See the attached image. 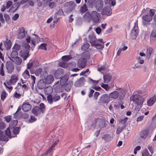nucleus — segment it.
<instances>
[{
  "mask_svg": "<svg viewBox=\"0 0 156 156\" xmlns=\"http://www.w3.org/2000/svg\"><path fill=\"white\" fill-rule=\"evenodd\" d=\"M44 110V105L43 103H41L39 106L34 107L32 109V112L35 115L37 116L41 113H43Z\"/></svg>",
  "mask_w": 156,
  "mask_h": 156,
  "instance_id": "f257e3e1",
  "label": "nucleus"
},
{
  "mask_svg": "<svg viewBox=\"0 0 156 156\" xmlns=\"http://www.w3.org/2000/svg\"><path fill=\"white\" fill-rule=\"evenodd\" d=\"M131 101H133L137 105H142L144 102L143 98L138 94L133 95L130 98Z\"/></svg>",
  "mask_w": 156,
  "mask_h": 156,
  "instance_id": "f03ea898",
  "label": "nucleus"
},
{
  "mask_svg": "<svg viewBox=\"0 0 156 156\" xmlns=\"http://www.w3.org/2000/svg\"><path fill=\"white\" fill-rule=\"evenodd\" d=\"M61 98L60 96L56 94H55L49 95L47 96V101L49 103L52 104L53 102L59 101Z\"/></svg>",
  "mask_w": 156,
  "mask_h": 156,
  "instance_id": "7ed1b4c3",
  "label": "nucleus"
},
{
  "mask_svg": "<svg viewBox=\"0 0 156 156\" xmlns=\"http://www.w3.org/2000/svg\"><path fill=\"white\" fill-rule=\"evenodd\" d=\"M119 96V99L122 100L123 98L125 95L121 92L119 93L117 91H114L111 93L109 95L110 98L114 99L117 98Z\"/></svg>",
  "mask_w": 156,
  "mask_h": 156,
  "instance_id": "20e7f679",
  "label": "nucleus"
},
{
  "mask_svg": "<svg viewBox=\"0 0 156 156\" xmlns=\"http://www.w3.org/2000/svg\"><path fill=\"white\" fill-rule=\"evenodd\" d=\"M91 18L94 23H98L99 20L100 14L96 11H92L91 12Z\"/></svg>",
  "mask_w": 156,
  "mask_h": 156,
  "instance_id": "39448f33",
  "label": "nucleus"
},
{
  "mask_svg": "<svg viewBox=\"0 0 156 156\" xmlns=\"http://www.w3.org/2000/svg\"><path fill=\"white\" fill-rule=\"evenodd\" d=\"M112 13V9L109 6H105L102 10L101 13L102 15L110 16Z\"/></svg>",
  "mask_w": 156,
  "mask_h": 156,
  "instance_id": "423d86ee",
  "label": "nucleus"
},
{
  "mask_svg": "<svg viewBox=\"0 0 156 156\" xmlns=\"http://www.w3.org/2000/svg\"><path fill=\"white\" fill-rule=\"evenodd\" d=\"M138 33L137 25L135 24L133 29L132 30L131 36L132 39H136Z\"/></svg>",
  "mask_w": 156,
  "mask_h": 156,
  "instance_id": "0eeeda50",
  "label": "nucleus"
},
{
  "mask_svg": "<svg viewBox=\"0 0 156 156\" xmlns=\"http://www.w3.org/2000/svg\"><path fill=\"white\" fill-rule=\"evenodd\" d=\"M108 95L104 94L99 99V101L102 104L108 103L110 101Z\"/></svg>",
  "mask_w": 156,
  "mask_h": 156,
  "instance_id": "6e6552de",
  "label": "nucleus"
},
{
  "mask_svg": "<svg viewBox=\"0 0 156 156\" xmlns=\"http://www.w3.org/2000/svg\"><path fill=\"white\" fill-rule=\"evenodd\" d=\"M63 14L64 13L62 10L61 9H59L54 16V23H56L60 18L61 16L63 15Z\"/></svg>",
  "mask_w": 156,
  "mask_h": 156,
  "instance_id": "1a4fd4ad",
  "label": "nucleus"
},
{
  "mask_svg": "<svg viewBox=\"0 0 156 156\" xmlns=\"http://www.w3.org/2000/svg\"><path fill=\"white\" fill-rule=\"evenodd\" d=\"M104 3L102 0H98L96 4L95 8L98 12H100L103 9Z\"/></svg>",
  "mask_w": 156,
  "mask_h": 156,
  "instance_id": "9d476101",
  "label": "nucleus"
},
{
  "mask_svg": "<svg viewBox=\"0 0 156 156\" xmlns=\"http://www.w3.org/2000/svg\"><path fill=\"white\" fill-rule=\"evenodd\" d=\"M20 56L23 58V60H25L29 56V51L27 50H23L20 52Z\"/></svg>",
  "mask_w": 156,
  "mask_h": 156,
  "instance_id": "9b49d317",
  "label": "nucleus"
},
{
  "mask_svg": "<svg viewBox=\"0 0 156 156\" xmlns=\"http://www.w3.org/2000/svg\"><path fill=\"white\" fill-rule=\"evenodd\" d=\"M142 22L144 25H146L147 22H150L152 20V18L149 15H147L144 16L142 17Z\"/></svg>",
  "mask_w": 156,
  "mask_h": 156,
  "instance_id": "f8f14e48",
  "label": "nucleus"
},
{
  "mask_svg": "<svg viewBox=\"0 0 156 156\" xmlns=\"http://www.w3.org/2000/svg\"><path fill=\"white\" fill-rule=\"evenodd\" d=\"M6 68L9 73H11L13 71L14 66L12 63L10 62H7L6 64Z\"/></svg>",
  "mask_w": 156,
  "mask_h": 156,
  "instance_id": "ddd939ff",
  "label": "nucleus"
},
{
  "mask_svg": "<svg viewBox=\"0 0 156 156\" xmlns=\"http://www.w3.org/2000/svg\"><path fill=\"white\" fill-rule=\"evenodd\" d=\"M87 61L83 58H80L78 61L77 65L80 68H83L86 66Z\"/></svg>",
  "mask_w": 156,
  "mask_h": 156,
  "instance_id": "4468645a",
  "label": "nucleus"
},
{
  "mask_svg": "<svg viewBox=\"0 0 156 156\" xmlns=\"http://www.w3.org/2000/svg\"><path fill=\"white\" fill-rule=\"evenodd\" d=\"M149 134V130L147 129H144L141 131L140 133V137L142 139H145Z\"/></svg>",
  "mask_w": 156,
  "mask_h": 156,
  "instance_id": "2eb2a0df",
  "label": "nucleus"
},
{
  "mask_svg": "<svg viewBox=\"0 0 156 156\" xmlns=\"http://www.w3.org/2000/svg\"><path fill=\"white\" fill-rule=\"evenodd\" d=\"M85 82L84 78L83 77H82L75 83L74 85L76 87H80L84 84Z\"/></svg>",
  "mask_w": 156,
  "mask_h": 156,
  "instance_id": "dca6fc26",
  "label": "nucleus"
},
{
  "mask_svg": "<svg viewBox=\"0 0 156 156\" xmlns=\"http://www.w3.org/2000/svg\"><path fill=\"white\" fill-rule=\"evenodd\" d=\"M88 40L91 46L94 45V44L97 42L96 38L93 34H90L88 36Z\"/></svg>",
  "mask_w": 156,
  "mask_h": 156,
  "instance_id": "f3484780",
  "label": "nucleus"
},
{
  "mask_svg": "<svg viewBox=\"0 0 156 156\" xmlns=\"http://www.w3.org/2000/svg\"><path fill=\"white\" fill-rule=\"evenodd\" d=\"M31 106L28 103H23L22 106V108L24 112H28L31 109Z\"/></svg>",
  "mask_w": 156,
  "mask_h": 156,
  "instance_id": "a211bd4d",
  "label": "nucleus"
},
{
  "mask_svg": "<svg viewBox=\"0 0 156 156\" xmlns=\"http://www.w3.org/2000/svg\"><path fill=\"white\" fill-rule=\"evenodd\" d=\"M54 77L51 75H49L47 76L44 78L43 80L46 84H49L51 83L54 80Z\"/></svg>",
  "mask_w": 156,
  "mask_h": 156,
  "instance_id": "6ab92c4d",
  "label": "nucleus"
},
{
  "mask_svg": "<svg viewBox=\"0 0 156 156\" xmlns=\"http://www.w3.org/2000/svg\"><path fill=\"white\" fill-rule=\"evenodd\" d=\"M25 36L24 29L22 27L19 29V33L17 35V37L19 39H22Z\"/></svg>",
  "mask_w": 156,
  "mask_h": 156,
  "instance_id": "aec40b11",
  "label": "nucleus"
},
{
  "mask_svg": "<svg viewBox=\"0 0 156 156\" xmlns=\"http://www.w3.org/2000/svg\"><path fill=\"white\" fill-rule=\"evenodd\" d=\"M21 3L19 2H17L14 3L10 9V10L12 12L15 11L19 8L21 5Z\"/></svg>",
  "mask_w": 156,
  "mask_h": 156,
  "instance_id": "412c9836",
  "label": "nucleus"
},
{
  "mask_svg": "<svg viewBox=\"0 0 156 156\" xmlns=\"http://www.w3.org/2000/svg\"><path fill=\"white\" fill-rule=\"evenodd\" d=\"M112 79V77L109 74L106 73L104 75L103 79L105 83H108Z\"/></svg>",
  "mask_w": 156,
  "mask_h": 156,
  "instance_id": "4be33fe9",
  "label": "nucleus"
},
{
  "mask_svg": "<svg viewBox=\"0 0 156 156\" xmlns=\"http://www.w3.org/2000/svg\"><path fill=\"white\" fill-rule=\"evenodd\" d=\"M69 79V76L68 75H64L62 77L60 80V83L64 85L66 83L67 81Z\"/></svg>",
  "mask_w": 156,
  "mask_h": 156,
  "instance_id": "5701e85b",
  "label": "nucleus"
},
{
  "mask_svg": "<svg viewBox=\"0 0 156 156\" xmlns=\"http://www.w3.org/2000/svg\"><path fill=\"white\" fill-rule=\"evenodd\" d=\"M46 84L43 80H40L37 83V87L40 89H43L45 87Z\"/></svg>",
  "mask_w": 156,
  "mask_h": 156,
  "instance_id": "b1692460",
  "label": "nucleus"
},
{
  "mask_svg": "<svg viewBox=\"0 0 156 156\" xmlns=\"http://www.w3.org/2000/svg\"><path fill=\"white\" fill-rule=\"evenodd\" d=\"M53 90V89L51 86H48L47 87L44 88V91L45 94L48 95H51V94Z\"/></svg>",
  "mask_w": 156,
  "mask_h": 156,
  "instance_id": "393cba45",
  "label": "nucleus"
},
{
  "mask_svg": "<svg viewBox=\"0 0 156 156\" xmlns=\"http://www.w3.org/2000/svg\"><path fill=\"white\" fill-rule=\"evenodd\" d=\"M156 101V97L154 95L150 98L147 101V104L149 106H151L153 105Z\"/></svg>",
  "mask_w": 156,
  "mask_h": 156,
  "instance_id": "a878e982",
  "label": "nucleus"
},
{
  "mask_svg": "<svg viewBox=\"0 0 156 156\" xmlns=\"http://www.w3.org/2000/svg\"><path fill=\"white\" fill-rule=\"evenodd\" d=\"M63 85L59 83L55 87L54 90L56 92H62L63 90Z\"/></svg>",
  "mask_w": 156,
  "mask_h": 156,
  "instance_id": "bb28decb",
  "label": "nucleus"
},
{
  "mask_svg": "<svg viewBox=\"0 0 156 156\" xmlns=\"http://www.w3.org/2000/svg\"><path fill=\"white\" fill-rule=\"evenodd\" d=\"M81 58L87 60V59L89 58L90 57V54L88 51H85L83 52L81 55Z\"/></svg>",
  "mask_w": 156,
  "mask_h": 156,
  "instance_id": "cd10ccee",
  "label": "nucleus"
},
{
  "mask_svg": "<svg viewBox=\"0 0 156 156\" xmlns=\"http://www.w3.org/2000/svg\"><path fill=\"white\" fill-rule=\"evenodd\" d=\"M13 59V61L15 64L20 65L21 64L22 61L21 58L17 56Z\"/></svg>",
  "mask_w": 156,
  "mask_h": 156,
  "instance_id": "c85d7f7f",
  "label": "nucleus"
},
{
  "mask_svg": "<svg viewBox=\"0 0 156 156\" xmlns=\"http://www.w3.org/2000/svg\"><path fill=\"white\" fill-rule=\"evenodd\" d=\"M73 83H66L63 85V88L65 90L67 91H69L70 90L71 88L72 87Z\"/></svg>",
  "mask_w": 156,
  "mask_h": 156,
  "instance_id": "c756f323",
  "label": "nucleus"
},
{
  "mask_svg": "<svg viewBox=\"0 0 156 156\" xmlns=\"http://www.w3.org/2000/svg\"><path fill=\"white\" fill-rule=\"evenodd\" d=\"M106 122H107L106 120L104 119H102L101 120L99 125V127L101 129L106 127Z\"/></svg>",
  "mask_w": 156,
  "mask_h": 156,
  "instance_id": "7c9ffc66",
  "label": "nucleus"
},
{
  "mask_svg": "<svg viewBox=\"0 0 156 156\" xmlns=\"http://www.w3.org/2000/svg\"><path fill=\"white\" fill-rule=\"evenodd\" d=\"M18 121L17 120H13L9 124V128L12 129L17 124Z\"/></svg>",
  "mask_w": 156,
  "mask_h": 156,
  "instance_id": "2f4dec72",
  "label": "nucleus"
},
{
  "mask_svg": "<svg viewBox=\"0 0 156 156\" xmlns=\"http://www.w3.org/2000/svg\"><path fill=\"white\" fill-rule=\"evenodd\" d=\"M9 136L5 133H3L0 136V140L4 141H8Z\"/></svg>",
  "mask_w": 156,
  "mask_h": 156,
  "instance_id": "473e14b6",
  "label": "nucleus"
},
{
  "mask_svg": "<svg viewBox=\"0 0 156 156\" xmlns=\"http://www.w3.org/2000/svg\"><path fill=\"white\" fill-rule=\"evenodd\" d=\"M18 80L17 76L15 74L12 75L11 77V79L10 80L12 82V83L14 84L16 83Z\"/></svg>",
  "mask_w": 156,
  "mask_h": 156,
  "instance_id": "72a5a7b5",
  "label": "nucleus"
},
{
  "mask_svg": "<svg viewBox=\"0 0 156 156\" xmlns=\"http://www.w3.org/2000/svg\"><path fill=\"white\" fill-rule=\"evenodd\" d=\"M93 46H94L97 49H103L104 47V46L103 45L99 44L96 42L94 44V45H93Z\"/></svg>",
  "mask_w": 156,
  "mask_h": 156,
  "instance_id": "f704fd0d",
  "label": "nucleus"
},
{
  "mask_svg": "<svg viewBox=\"0 0 156 156\" xmlns=\"http://www.w3.org/2000/svg\"><path fill=\"white\" fill-rule=\"evenodd\" d=\"M11 42L9 40H7L4 42V44L5 48L8 49L11 47Z\"/></svg>",
  "mask_w": 156,
  "mask_h": 156,
  "instance_id": "c9c22d12",
  "label": "nucleus"
},
{
  "mask_svg": "<svg viewBox=\"0 0 156 156\" xmlns=\"http://www.w3.org/2000/svg\"><path fill=\"white\" fill-rule=\"evenodd\" d=\"M90 44L87 43H85L81 46V49L83 51H85L87 50L89 47Z\"/></svg>",
  "mask_w": 156,
  "mask_h": 156,
  "instance_id": "e433bc0d",
  "label": "nucleus"
},
{
  "mask_svg": "<svg viewBox=\"0 0 156 156\" xmlns=\"http://www.w3.org/2000/svg\"><path fill=\"white\" fill-rule=\"evenodd\" d=\"M87 10V7L85 4H84L83 5L81 6L80 9V12L82 13H84Z\"/></svg>",
  "mask_w": 156,
  "mask_h": 156,
  "instance_id": "4c0bfd02",
  "label": "nucleus"
},
{
  "mask_svg": "<svg viewBox=\"0 0 156 156\" xmlns=\"http://www.w3.org/2000/svg\"><path fill=\"white\" fill-rule=\"evenodd\" d=\"M101 87L103 88H104L106 91H108V90L110 88V87H109L108 84H105L103 83L101 84Z\"/></svg>",
  "mask_w": 156,
  "mask_h": 156,
  "instance_id": "58836bf2",
  "label": "nucleus"
},
{
  "mask_svg": "<svg viewBox=\"0 0 156 156\" xmlns=\"http://www.w3.org/2000/svg\"><path fill=\"white\" fill-rule=\"evenodd\" d=\"M4 66V64L2 63L0 67V74L2 76H4L5 75L4 71L3 69Z\"/></svg>",
  "mask_w": 156,
  "mask_h": 156,
  "instance_id": "ea45409f",
  "label": "nucleus"
},
{
  "mask_svg": "<svg viewBox=\"0 0 156 156\" xmlns=\"http://www.w3.org/2000/svg\"><path fill=\"white\" fill-rule=\"evenodd\" d=\"M18 55V52L17 51L13 50L11 53L10 56L13 58H14L17 57Z\"/></svg>",
  "mask_w": 156,
  "mask_h": 156,
  "instance_id": "a19ab883",
  "label": "nucleus"
},
{
  "mask_svg": "<svg viewBox=\"0 0 156 156\" xmlns=\"http://www.w3.org/2000/svg\"><path fill=\"white\" fill-rule=\"evenodd\" d=\"M142 156H151L149 154L147 150L145 148L142 152Z\"/></svg>",
  "mask_w": 156,
  "mask_h": 156,
  "instance_id": "79ce46f5",
  "label": "nucleus"
},
{
  "mask_svg": "<svg viewBox=\"0 0 156 156\" xmlns=\"http://www.w3.org/2000/svg\"><path fill=\"white\" fill-rule=\"evenodd\" d=\"M21 46L20 45L15 44L12 47V49L16 51H19L21 49Z\"/></svg>",
  "mask_w": 156,
  "mask_h": 156,
  "instance_id": "37998d69",
  "label": "nucleus"
},
{
  "mask_svg": "<svg viewBox=\"0 0 156 156\" xmlns=\"http://www.w3.org/2000/svg\"><path fill=\"white\" fill-rule=\"evenodd\" d=\"M20 127H16L13 130V132L14 134L17 135L19 133L20 130Z\"/></svg>",
  "mask_w": 156,
  "mask_h": 156,
  "instance_id": "c03bdc74",
  "label": "nucleus"
},
{
  "mask_svg": "<svg viewBox=\"0 0 156 156\" xmlns=\"http://www.w3.org/2000/svg\"><path fill=\"white\" fill-rule=\"evenodd\" d=\"M84 17L86 19H91V13L87 12L84 14Z\"/></svg>",
  "mask_w": 156,
  "mask_h": 156,
  "instance_id": "a18cd8bd",
  "label": "nucleus"
},
{
  "mask_svg": "<svg viewBox=\"0 0 156 156\" xmlns=\"http://www.w3.org/2000/svg\"><path fill=\"white\" fill-rule=\"evenodd\" d=\"M42 69L41 68H39L36 69L35 74L37 76H38L41 73Z\"/></svg>",
  "mask_w": 156,
  "mask_h": 156,
  "instance_id": "49530a36",
  "label": "nucleus"
},
{
  "mask_svg": "<svg viewBox=\"0 0 156 156\" xmlns=\"http://www.w3.org/2000/svg\"><path fill=\"white\" fill-rule=\"evenodd\" d=\"M62 59L63 61H68L71 59V56L69 55H65L62 57Z\"/></svg>",
  "mask_w": 156,
  "mask_h": 156,
  "instance_id": "de8ad7c7",
  "label": "nucleus"
},
{
  "mask_svg": "<svg viewBox=\"0 0 156 156\" xmlns=\"http://www.w3.org/2000/svg\"><path fill=\"white\" fill-rule=\"evenodd\" d=\"M125 128L123 126H119L116 130V133L117 134L120 133Z\"/></svg>",
  "mask_w": 156,
  "mask_h": 156,
  "instance_id": "09e8293b",
  "label": "nucleus"
},
{
  "mask_svg": "<svg viewBox=\"0 0 156 156\" xmlns=\"http://www.w3.org/2000/svg\"><path fill=\"white\" fill-rule=\"evenodd\" d=\"M48 6L50 8L52 9L56 7V5L55 2H49L48 4Z\"/></svg>",
  "mask_w": 156,
  "mask_h": 156,
  "instance_id": "8fccbe9b",
  "label": "nucleus"
},
{
  "mask_svg": "<svg viewBox=\"0 0 156 156\" xmlns=\"http://www.w3.org/2000/svg\"><path fill=\"white\" fill-rule=\"evenodd\" d=\"M53 148L51 146L49 148L47 151L46 152L42 154V156H46L48 154H49Z\"/></svg>",
  "mask_w": 156,
  "mask_h": 156,
  "instance_id": "3c124183",
  "label": "nucleus"
},
{
  "mask_svg": "<svg viewBox=\"0 0 156 156\" xmlns=\"http://www.w3.org/2000/svg\"><path fill=\"white\" fill-rule=\"evenodd\" d=\"M153 52V49L149 47L147 49V54L148 55H149V56H150L151 54Z\"/></svg>",
  "mask_w": 156,
  "mask_h": 156,
  "instance_id": "603ef678",
  "label": "nucleus"
},
{
  "mask_svg": "<svg viewBox=\"0 0 156 156\" xmlns=\"http://www.w3.org/2000/svg\"><path fill=\"white\" fill-rule=\"evenodd\" d=\"M47 44L45 43L41 44L40 46H39V48L42 50H47L46 48Z\"/></svg>",
  "mask_w": 156,
  "mask_h": 156,
  "instance_id": "864d4df0",
  "label": "nucleus"
},
{
  "mask_svg": "<svg viewBox=\"0 0 156 156\" xmlns=\"http://www.w3.org/2000/svg\"><path fill=\"white\" fill-rule=\"evenodd\" d=\"M36 120V119L33 115H31L28 121L30 123H33Z\"/></svg>",
  "mask_w": 156,
  "mask_h": 156,
  "instance_id": "5fc2aeb1",
  "label": "nucleus"
},
{
  "mask_svg": "<svg viewBox=\"0 0 156 156\" xmlns=\"http://www.w3.org/2000/svg\"><path fill=\"white\" fill-rule=\"evenodd\" d=\"M88 82L90 83H92L94 85H96L98 83L99 81L98 80H94L90 78H88Z\"/></svg>",
  "mask_w": 156,
  "mask_h": 156,
  "instance_id": "6e6d98bb",
  "label": "nucleus"
},
{
  "mask_svg": "<svg viewBox=\"0 0 156 156\" xmlns=\"http://www.w3.org/2000/svg\"><path fill=\"white\" fill-rule=\"evenodd\" d=\"M6 93L4 91L2 92L1 94V98L2 100L3 101L5 100L6 98Z\"/></svg>",
  "mask_w": 156,
  "mask_h": 156,
  "instance_id": "4d7b16f0",
  "label": "nucleus"
},
{
  "mask_svg": "<svg viewBox=\"0 0 156 156\" xmlns=\"http://www.w3.org/2000/svg\"><path fill=\"white\" fill-rule=\"evenodd\" d=\"M151 37V38H153L154 39H156V30H154L152 31Z\"/></svg>",
  "mask_w": 156,
  "mask_h": 156,
  "instance_id": "13d9d810",
  "label": "nucleus"
},
{
  "mask_svg": "<svg viewBox=\"0 0 156 156\" xmlns=\"http://www.w3.org/2000/svg\"><path fill=\"white\" fill-rule=\"evenodd\" d=\"M4 16L6 21L7 23L9 22L10 19V17L9 15L5 13L4 14Z\"/></svg>",
  "mask_w": 156,
  "mask_h": 156,
  "instance_id": "bf43d9fd",
  "label": "nucleus"
},
{
  "mask_svg": "<svg viewBox=\"0 0 156 156\" xmlns=\"http://www.w3.org/2000/svg\"><path fill=\"white\" fill-rule=\"evenodd\" d=\"M6 135L8 136L9 137L11 136V133L10 130L9 128H8L5 131V133Z\"/></svg>",
  "mask_w": 156,
  "mask_h": 156,
  "instance_id": "052dcab7",
  "label": "nucleus"
},
{
  "mask_svg": "<svg viewBox=\"0 0 156 156\" xmlns=\"http://www.w3.org/2000/svg\"><path fill=\"white\" fill-rule=\"evenodd\" d=\"M155 10L153 9H151L149 11L150 16H151L152 18L154 15L155 13Z\"/></svg>",
  "mask_w": 156,
  "mask_h": 156,
  "instance_id": "680f3d73",
  "label": "nucleus"
},
{
  "mask_svg": "<svg viewBox=\"0 0 156 156\" xmlns=\"http://www.w3.org/2000/svg\"><path fill=\"white\" fill-rule=\"evenodd\" d=\"M12 2L10 1H9L7 2L6 6V8L7 9H9L12 5Z\"/></svg>",
  "mask_w": 156,
  "mask_h": 156,
  "instance_id": "e2e57ef3",
  "label": "nucleus"
},
{
  "mask_svg": "<svg viewBox=\"0 0 156 156\" xmlns=\"http://www.w3.org/2000/svg\"><path fill=\"white\" fill-rule=\"evenodd\" d=\"M127 119L128 118L127 117H125L124 119L121 118L119 119V122H122V123L124 124L126 123Z\"/></svg>",
  "mask_w": 156,
  "mask_h": 156,
  "instance_id": "0e129e2a",
  "label": "nucleus"
},
{
  "mask_svg": "<svg viewBox=\"0 0 156 156\" xmlns=\"http://www.w3.org/2000/svg\"><path fill=\"white\" fill-rule=\"evenodd\" d=\"M137 59L138 60V62L141 64H143L144 62V61L143 59H141V58L139 56L137 57Z\"/></svg>",
  "mask_w": 156,
  "mask_h": 156,
  "instance_id": "69168bd1",
  "label": "nucleus"
},
{
  "mask_svg": "<svg viewBox=\"0 0 156 156\" xmlns=\"http://www.w3.org/2000/svg\"><path fill=\"white\" fill-rule=\"evenodd\" d=\"M59 65L60 66L63 68H66V64L64 62H60L59 63Z\"/></svg>",
  "mask_w": 156,
  "mask_h": 156,
  "instance_id": "338daca9",
  "label": "nucleus"
},
{
  "mask_svg": "<svg viewBox=\"0 0 156 156\" xmlns=\"http://www.w3.org/2000/svg\"><path fill=\"white\" fill-rule=\"evenodd\" d=\"M5 119L7 122H9L11 119V116H5Z\"/></svg>",
  "mask_w": 156,
  "mask_h": 156,
  "instance_id": "774afa93",
  "label": "nucleus"
}]
</instances>
